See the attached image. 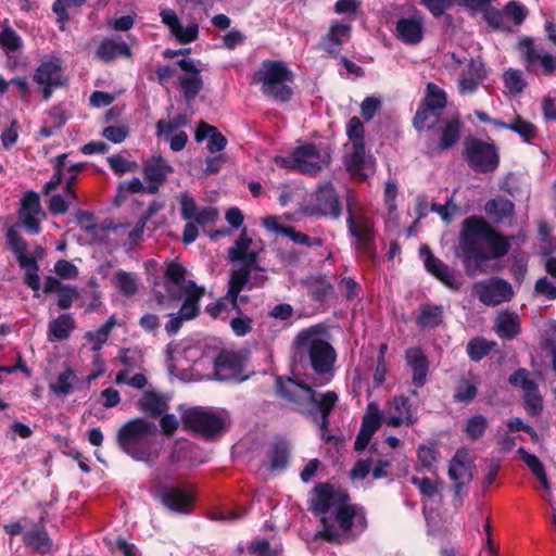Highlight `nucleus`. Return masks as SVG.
Returning a JSON list of instances; mask_svg holds the SVG:
<instances>
[{
  "instance_id": "62",
  "label": "nucleus",
  "mask_w": 556,
  "mask_h": 556,
  "mask_svg": "<svg viewBox=\"0 0 556 556\" xmlns=\"http://www.w3.org/2000/svg\"><path fill=\"white\" fill-rule=\"evenodd\" d=\"M525 403L526 409L530 415L536 416L541 413L543 404L538 388L525 393Z\"/></svg>"
},
{
  "instance_id": "58",
  "label": "nucleus",
  "mask_w": 556,
  "mask_h": 556,
  "mask_svg": "<svg viewBox=\"0 0 556 556\" xmlns=\"http://www.w3.org/2000/svg\"><path fill=\"white\" fill-rule=\"evenodd\" d=\"M106 160H108V163H109L111 169L117 176H122L125 173L132 172L137 167V164L135 162H129L118 154L111 155Z\"/></svg>"
},
{
  "instance_id": "14",
  "label": "nucleus",
  "mask_w": 556,
  "mask_h": 556,
  "mask_svg": "<svg viewBox=\"0 0 556 556\" xmlns=\"http://www.w3.org/2000/svg\"><path fill=\"white\" fill-rule=\"evenodd\" d=\"M475 457L466 447L458 448L448 464L447 475L454 482L455 494L459 495L463 486L469 484L475 477Z\"/></svg>"
},
{
  "instance_id": "51",
  "label": "nucleus",
  "mask_w": 556,
  "mask_h": 556,
  "mask_svg": "<svg viewBox=\"0 0 556 556\" xmlns=\"http://www.w3.org/2000/svg\"><path fill=\"white\" fill-rule=\"evenodd\" d=\"M118 361L125 366V369L131 371L141 367L143 355L140 350L122 348L118 352Z\"/></svg>"
},
{
  "instance_id": "50",
  "label": "nucleus",
  "mask_w": 556,
  "mask_h": 556,
  "mask_svg": "<svg viewBox=\"0 0 556 556\" xmlns=\"http://www.w3.org/2000/svg\"><path fill=\"white\" fill-rule=\"evenodd\" d=\"M442 308L440 306L424 305L420 308L418 324L424 327H435L442 321Z\"/></svg>"
},
{
  "instance_id": "42",
  "label": "nucleus",
  "mask_w": 556,
  "mask_h": 556,
  "mask_svg": "<svg viewBox=\"0 0 556 556\" xmlns=\"http://www.w3.org/2000/svg\"><path fill=\"white\" fill-rule=\"evenodd\" d=\"M447 102L446 93L443 89L433 83H429L426 89V96L422 103L433 111L442 110Z\"/></svg>"
},
{
  "instance_id": "44",
  "label": "nucleus",
  "mask_w": 556,
  "mask_h": 556,
  "mask_svg": "<svg viewBox=\"0 0 556 556\" xmlns=\"http://www.w3.org/2000/svg\"><path fill=\"white\" fill-rule=\"evenodd\" d=\"M345 132L349 140L344 146L365 144V127L357 116H353L349 119Z\"/></svg>"
},
{
  "instance_id": "4",
  "label": "nucleus",
  "mask_w": 556,
  "mask_h": 556,
  "mask_svg": "<svg viewBox=\"0 0 556 556\" xmlns=\"http://www.w3.org/2000/svg\"><path fill=\"white\" fill-rule=\"evenodd\" d=\"M229 260L231 262H243V230L238 236L235 245L229 249ZM241 290H243V263L239 264L231 271L225 296L215 303L208 304L205 308L207 314L214 319L218 318L224 312L229 313L231 309H236L238 316L231 319L230 326L238 337L243 336V315L238 305V295Z\"/></svg>"
},
{
  "instance_id": "49",
  "label": "nucleus",
  "mask_w": 556,
  "mask_h": 556,
  "mask_svg": "<svg viewBox=\"0 0 556 556\" xmlns=\"http://www.w3.org/2000/svg\"><path fill=\"white\" fill-rule=\"evenodd\" d=\"M0 47L5 52H15L22 47L20 35L11 26H4L0 31Z\"/></svg>"
},
{
  "instance_id": "30",
  "label": "nucleus",
  "mask_w": 556,
  "mask_h": 556,
  "mask_svg": "<svg viewBox=\"0 0 556 556\" xmlns=\"http://www.w3.org/2000/svg\"><path fill=\"white\" fill-rule=\"evenodd\" d=\"M351 36V26L333 21L328 33L324 36L323 42L325 49L331 54H338L341 45Z\"/></svg>"
},
{
  "instance_id": "15",
  "label": "nucleus",
  "mask_w": 556,
  "mask_h": 556,
  "mask_svg": "<svg viewBox=\"0 0 556 556\" xmlns=\"http://www.w3.org/2000/svg\"><path fill=\"white\" fill-rule=\"evenodd\" d=\"M243 352L222 349L214 359L213 372L220 381H243Z\"/></svg>"
},
{
  "instance_id": "25",
  "label": "nucleus",
  "mask_w": 556,
  "mask_h": 556,
  "mask_svg": "<svg viewBox=\"0 0 556 556\" xmlns=\"http://www.w3.org/2000/svg\"><path fill=\"white\" fill-rule=\"evenodd\" d=\"M205 294V289L199 287L195 281L188 280L182 289V304L179 313L186 320L195 319L200 314V301Z\"/></svg>"
},
{
  "instance_id": "37",
  "label": "nucleus",
  "mask_w": 556,
  "mask_h": 556,
  "mask_svg": "<svg viewBox=\"0 0 556 556\" xmlns=\"http://www.w3.org/2000/svg\"><path fill=\"white\" fill-rule=\"evenodd\" d=\"M519 317L514 313H502L496 319V333L501 338L513 339L519 333Z\"/></svg>"
},
{
  "instance_id": "5",
  "label": "nucleus",
  "mask_w": 556,
  "mask_h": 556,
  "mask_svg": "<svg viewBox=\"0 0 556 556\" xmlns=\"http://www.w3.org/2000/svg\"><path fill=\"white\" fill-rule=\"evenodd\" d=\"M294 342L298 356H306L314 371L325 375L333 370L337 352L328 341L324 325L318 324L300 331Z\"/></svg>"
},
{
  "instance_id": "22",
  "label": "nucleus",
  "mask_w": 556,
  "mask_h": 556,
  "mask_svg": "<svg viewBox=\"0 0 556 556\" xmlns=\"http://www.w3.org/2000/svg\"><path fill=\"white\" fill-rule=\"evenodd\" d=\"M164 288L170 301H180L182 299V289L186 280V268L176 261L165 263Z\"/></svg>"
},
{
  "instance_id": "9",
  "label": "nucleus",
  "mask_w": 556,
  "mask_h": 556,
  "mask_svg": "<svg viewBox=\"0 0 556 556\" xmlns=\"http://www.w3.org/2000/svg\"><path fill=\"white\" fill-rule=\"evenodd\" d=\"M185 430L193 432L206 441L219 438L225 431V420L218 414L202 406L188 408L181 415Z\"/></svg>"
},
{
  "instance_id": "27",
  "label": "nucleus",
  "mask_w": 556,
  "mask_h": 556,
  "mask_svg": "<svg viewBox=\"0 0 556 556\" xmlns=\"http://www.w3.org/2000/svg\"><path fill=\"white\" fill-rule=\"evenodd\" d=\"M33 78L37 84H66V80L63 79L62 76L61 61L58 58L41 62L40 65L36 68Z\"/></svg>"
},
{
  "instance_id": "13",
  "label": "nucleus",
  "mask_w": 556,
  "mask_h": 556,
  "mask_svg": "<svg viewBox=\"0 0 556 556\" xmlns=\"http://www.w3.org/2000/svg\"><path fill=\"white\" fill-rule=\"evenodd\" d=\"M263 254V241L245 237V286L258 287L265 282L266 264Z\"/></svg>"
},
{
  "instance_id": "45",
  "label": "nucleus",
  "mask_w": 556,
  "mask_h": 556,
  "mask_svg": "<svg viewBox=\"0 0 556 556\" xmlns=\"http://www.w3.org/2000/svg\"><path fill=\"white\" fill-rule=\"evenodd\" d=\"M508 129L517 132L526 142H531L538 136L536 127L521 116H516L509 123Z\"/></svg>"
},
{
  "instance_id": "3",
  "label": "nucleus",
  "mask_w": 556,
  "mask_h": 556,
  "mask_svg": "<svg viewBox=\"0 0 556 556\" xmlns=\"http://www.w3.org/2000/svg\"><path fill=\"white\" fill-rule=\"evenodd\" d=\"M155 431V425L144 418L129 419L116 432L117 446L135 460L152 465L159 457L150 439Z\"/></svg>"
},
{
  "instance_id": "26",
  "label": "nucleus",
  "mask_w": 556,
  "mask_h": 556,
  "mask_svg": "<svg viewBox=\"0 0 556 556\" xmlns=\"http://www.w3.org/2000/svg\"><path fill=\"white\" fill-rule=\"evenodd\" d=\"M137 407L147 416L157 418L168 410V399L155 391L147 390L137 402Z\"/></svg>"
},
{
  "instance_id": "24",
  "label": "nucleus",
  "mask_w": 556,
  "mask_h": 556,
  "mask_svg": "<svg viewBox=\"0 0 556 556\" xmlns=\"http://www.w3.org/2000/svg\"><path fill=\"white\" fill-rule=\"evenodd\" d=\"M96 58L104 63L115 61L117 58L131 59L132 52L127 42L121 40V37L104 38L98 46Z\"/></svg>"
},
{
  "instance_id": "1",
  "label": "nucleus",
  "mask_w": 556,
  "mask_h": 556,
  "mask_svg": "<svg viewBox=\"0 0 556 556\" xmlns=\"http://www.w3.org/2000/svg\"><path fill=\"white\" fill-rule=\"evenodd\" d=\"M311 507L315 514L320 515L324 525L320 535L329 542L355 538L367 528L363 508L348 504L346 495L328 484H319L314 489Z\"/></svg>"
},
{
  "instance_id": "12",
  "label": "nucleus",
  "mask_w": 556,
  "mask_h": 556,
  "mask_svg": "<svg viewBox=\"0 0 556 556\" xmlns=\"http://www.w3.org/2000/svg\"><path fill=\"white\" fill-rule=\"evenodd\" d=\"M309 216H329L337 218L341 214V204L331 184H320L312 200L303 206Z\"/></svg>"
},
{
  "instance_id": "7",
  "label": "nucleus",
  "mask_w": 556,
  "mask_h": 556,
  "mask_svg": "<svg viewBox=\"0 0 556 556\" xmlns=\"http://www.w3.org/2000/svg\"><path fill=\"white\" fill-rule=\"evenodd\" d=\"M253 81L261 84L265 96L278 102L289 101L293 94V73L281 62H264L253 75Z\"/></svg>"
},
{
  "instance_id": "46",
  "label": "nucleus",
  "mask_w": 556,
  "mask_h": 556,
  "mask_svg": "<svg viewBox=\"0 0 556 556\" xmlns=\"http://www.w3.org/2000/svg\"><path fill=\"white\" fill-rule=\"evenodd\" d=\"M20 267L25 269L24 282L34 291L40 289V277H39V265L36 257H29L27 261H23Z\"/></svg>"
},
{
  "instance_id": "6",
  "label": "nucleus",
  "mask_w": 556,
  "mask_h": 556,
  "mask_svg": "<svg viewBox=\"0 0 556 556\" xmlns=\"http://www.w3.org/2000/svg\"><path fill=\"white\" fill-rule=\"evenodd\" d=\"M278 395L286 402L294 405L299 409L313 404L320 412L319 426L324 431L328 430L329 415L338 402V395L334 391H327L316 399V393L312 387L296 381L293 378L279 377L276 380Z\"/></svg>"
},
{
  "instance_id": "38",
  "label": "nucleus",
  "mask_w": 556,
  "mask_h": 556,
  "mask_svg": "<svg viewBox=\"0 0 556 556\" xmlns=\"http://www.w3.org/2000/svg\"><path fill=\"white\" fill-rule=\"evenodd\" d=\"M5 238L8 247L17 258L18 265L22 264L23 261H27L29 257H34V255L27 252V241L22 236H20V233L14 228L11 227L7 230Z\"/></svg>"
},
{
  "instance_id": "8",
  "label": "nucleus",
  "mask_w": 556,
  "mask_h": 556,
  "mask_svg": "<svg viewBox=\"0 0 556 556\" xmlns=\"http://www.w3.org/2000/svg\"><path fill=\"white\" fill-rule=\"evenodd\" d=\"M331 162L329 148L316 146L314 143H304L291 153L290 157H276L275 163L285 168H293L303 174L316 175Z\"/></svg>"
},
{
  "instance_id": "55",
  "label": "nucleus",
  "mask_w": 556,
  "mask_h": 556,
  "mask_svg": "<svg viewBox=\"0 0 556 556\" xmlns=\"http://www.w3.org/2000/svg\"><path fill=\"white\" fill-rule=\"evenodd\" d=\"M116 287L119 292L125 296H130L137 293L138 285L130 273L118 270L116 273Z\"/></svg>"
},
{
  "instance_id": "10",
  "label": "nucleus",
  "mask_w": 556,
  "mask_h": 556,
  "mask_svg": "<svg viewBox=\"0 0 556 556\" xmlns=\"http://www.w3.org/2000/svg\"><path fill=\"white\" fill-rule=\"evenodd\" d=\"M464 155L470 168L477 173L493 172L500 164L496 147L477 138L465 142Z\"/></svg>"
},
{
  "instance_id": "16",
  "label": "nucleus",
  "mask_w": 556,
  "mask_h": 556,
  "mask_svg": "<svg viewBox=\"0 0 556 556\" xmlns=\"http://www.w3.org/2000/svg\"><path fill=\"white\" fill-rule=\"evenodd\" d=\"M519 50L526 61L528 71L536 72L538 66H540L541 73L546 76H551L556 72V56L544 49L536 48L532 39H522L519 42Z\"/></svg>"
},
{
  "instance_id": "64",
  "label": "nucleus",
  "mask_w": 556,
  "mask_h": 556,
  "mask_svg": "<svg viewBox=\"0 0 556 556\" xmlns=\"http://www.w3.org/2000/svg\"><path fill=\"white\" fill-rule=\"evenodd\" d=\"M381 108V100L377 97H367L361 104V113L365 121L369 122Z\"/></svg>"
},
{
  "instance_id": "41",
  "label": "nucleus",
  "mask_w": 556,
  "mask_h": 556,
  "mask_svg": "<svg viewBox=\"0 0 556 556\" xmlns=\"http://www.w3.org/2000/svg\"><path fill=\"white\" fill-rule=\"evenodd\" d=\"M381 420L382 414L379 409L378 404L375 402H370L367 405L365 415L363 416L362 426L359 430L374 435V433L379 429Z\"/></svg>"
},
{
  "instance_id": "31",
  "label": "nucleus",
  "mask_w": 556,
  "mask_h": 556,
  "mask_svg": "<svg viewBox=\"0 0 556 556\" xmlns=\"http://www.w3.org/2000/svg\"><path fill=\"white\" fill-rule=\"evenodd\" d=\"M173 170V167L164 157L156 155L143 164L142 173L144 179L149 182L164 184Z\"/></svg>"
},
{
  "instance_id": "28",
  "label": "nucleus",
  "mask_w": 556,
  "mask_h": 556,
  "mask_svg": "<svg viewBox=\"0 0 556 556\" xmlns=\"http://www.w3.org/2000/svg\"><path fill=\"white\" fill-rule=\"evenodd\" d=\"M23 543L38 553H48L53 546L52 540L41 521L23 534Z\"/></svg>"
},
{
  "instance_id": "17",
  "label": "nucleus",
  "mask_w": 556,
  "mask_h": 556,
  "mask_svg": "<svg viewBox=\"0 0 556 556\" xmlns=\"http://www.w3.org/2000/svg\"><path fill=\"white\" fill-rule=\"evenodd\" d=\"M197 63L199 61L193 59H181L176 62L177 66L185 72L184 75L178 76V85L188 103L192 102L204 87L201 70Z\"/></svg>"
},
{
  "instance_id": "48",
  "label": "nucleus",
  "mask_w": 556,
  "mask_h": 556,
  "mask_svg": "<svg viewBox=\"0 0 556 556\" xmlns=\"http://www.w3.org/2000/svg\"><path fill=\"white\" fill-rule=\"evenodd\" d=\"M486 428V418L482 415H475L466 421L464 431L470 440L476 441L484 434Z\"/></svg>"
},
{
  "instance_id": "32",
  "label": "nucleus",
  "mask_w": 556,
  "mask_h": 556,
  "mask_svg": "<svg viewBox=\"0 0 556 556\" xmlns=\"http://www.w3.org/2000/svg\"><path fill=\"white\" fill-rule=\"evenodd\" d=\"M75 320L70 313H63L52 319L48 325V340L50 342L64 341L75 329Z\"/></svg>"
},
{
  "instance_id": "18",
  "label": "nucleus",
  "mask_w": 556,
  "mask_h": 556,
  "mask_svg": "<svg viewBox=\"0 0 556 556\" xmlns=\"http://www.w3.org/2000/svg\"><path fill=\"white\" fill-rule=\"evenodd\" d=\"M344 165L352 178L356 181H363L368 173L374 169L371 156L367 154L365 144L344 146Z\"/></svg>"
},
{
  "instance_id": "35",
  "label": "nucleus",
  "mask_w": 556,
  "mask_h": 556,
  "mask_svg": "<svg viewBox=\"0 0 556 556\" xmlns=\"http://www.w3.org/2000/svg\"><path fill=\"white\" fill-rule=\"evenodd\" d=\"M396 31L399 38L406 43L415 45L422 39V24L416 18H401Z\"/></svg>"
},
{
  "instance_id": "19",
  "label": "nucleus",
  "mask_w": 556,
  "mask_h": 556,
  "mask_svg": "<svg viewBox=\"0 0 556 556\" xmlns=\"http://www.w3.org/2000/svg\"><path fill=\"white\" fill-rule=\"evenodd\" d=\"M159 494L164 507L177 514H189L194 502L191 491L178 485H162Z\"/></svg>"
},
{
  "instance_id": "52",
  "label": "nucleus",
  "mask_w": 556,
  "mask_h": 556,
  "mask_svg": "<svg viewBox=\"0 0 556 556\" xmlns=\"http://www.w3.org/2000/svg\"><path fill=\"white\" fill-rule=\"evenodd\" d=\"M533 295L548 301L556 300V282L547 276L539 278L534 283Z\"/></svg>"
},
{
  "instance_id": "40",
  "label": "nucleus",
  "mask_w": 556,
  "mask_h": 556,
  "mask_svg": "<svg viewBox=\"0 0 556 556\" xmlns=\"http://www.w3.org/2000/svg\"><path fill=\"white\" fill-rule=\"evenodd\" d=\"M518 454L520 458L525 462V464L528 466V468L532 471V473L541 482L542 486L545 490H549L547 475L541 460L534 454H530L529 452H527L523 447H520L518 450Z\"/></svg>"
},
{
  "instance_id": "43",
  "label": "nucleus",
  "mask_w": 556,
  "mask_h": 556,
  "mask_svg": "<svg viewBox=\"0 0 556 556\" xmlns=\"http://www.w3.org/2000/svg\"><path fill=\"white\" fill-rule=\"evenodd\" d=\"M76 380V374L73 369L66 368L59 374L56 382L49 386L50 390L60 396H67L73 392V381Z\"/></svg>"
},
{
  "instance_id": "54",
  "label": "nucleus",
  "mask_w": 556,
  "mask_h": 556,
  "mask_svg": "<svg viewBox=\"0 0 556 556\" xmlns=\"http://www.w3.org/2000/svg\"><path fill=\"white\" fill-rule=\"evenodd\" d=\"M86 0H55L52 4V11L56 15L58 23L61 24L60 28L64 29V25L71 20L67 12V7L73 4L75 7H81Z\"/></svg>"
},
{
  "instance_id": "23",
  "label": "nucleus",
  "mask_w": 556,
  "mask_h": 556,
  "mask_svg": "<svg viewBox=\"0 0 556 556\" xmlns=\"http://www.w3.org/2000/svg\"><path fill=\"white\" fill-rule=\"evenodd\" d=\"M421 253L425 255V265L429 273L453 290L460 288L462 281L453 269L437 258L428 248L421 249Z\"/></svg>"
},
{
  "instance_id": "39",
  "label": "nucleus",
  "mask_w": 556,
  "mask_h": 556,
  "mask_svg": "<svg viewBox=\"0 0 556 556\" xmlns=\"http://www.w3.org/2000/svg\"><path fill=\"white\" fill-rule=\"evenodd\" d=\"M485 212L496 222L510 217L514 214V203L507 199H492L485 204Z\"/></svg>"
},
{
  "instance_id": "59",
  "label": "nucleus",
  "mask_w": 556,
  "mask_h": 556,
  "mask_svg": "<svg viewBox=\"0 0 556 556\" xmlns=\"http://www.w3.org/2000/svg\"><path fill=\"white\" fill-rule=\"evenodd\" d=\"M350 229L353 236L359 240H366L371 233V223L366 218L354 220L352 216L349 217Z\"/></svg>"
},
{
  "instance_id": "56",
  "label": "nucleus",
  "mask_w": 556,
  "mask_h": 556,
  "mask_svg": "<svg viewBox=\"0 0 556 556\" xmlns=\"http://www.w3.org/2000/svg\"><path fill=\"white\" fill-rule=\"evenodd\" d=\"M509 383L513 386L520 387L523 392L533 391L538 388L535 381L531 378V374L525 369L519 368L509 377Z\"/></svg>"
},
{
  "instance_id": "57",
  "label": "nucleus",
  "mask_w": 556,
  "mask_h": 556,
  "mask_svg": "<svg viewBox=\"0 0 556 556\" xmlns=\"http://www.w3.org/2000/svg\"><path fill=\"white\" fill-rule=\"evenodd\" d=\"M504 83L505 87L511 94L520 93L526 87V83L522 79V75L520 71L508 70L504 74Z\"/></svg>"
},
{
  "instance_id": "63",
  "label": "nucleus",
  "mask_w": 556,
  "mask_h": 556,
  "mask_svg": "<svg viewBox=\"0 0 556 556\" xmlns=\"http://www.w3.org/2000/svg\"><path fill=\"white\" fill-rule=\"evenodd\" d=\"M477 395V388L475 384L464 380L457 387L454 394V400L457 402L468 403L471 402Z\"/></svg>"
},
{
  "instance_id": "29",
  "label": "nucleus",
  "mask_w": 556,
  "mask_h": 556,
  "mask_svg": "<svg viewBox=\"0 0 556 556\" xmlns=\"http://www.w3.org/2000/svg\"><path fill=\"white\" fill-rule=\"evenodd\" d=\"M406 361L413 371V384L421 388L426 383L429 368L426 355L419 349H409L406 351Z\"/></svg>"
},
{
  "instance_id": "21",
  "label": "nucleus",
  "mask_w": 556,
  "mask_h": 556,
  "mask_svg": "<svg viewBox=\"0 0 556 556\" xmlns=\"http://www.w3.org/2000/svg\"><path fill=\"white\" fill-rule=\"evenodd\" d=\"M162 23L167 26L172 36L181 45L195 41L199 37V25L191 23L184 26L173 9H164L160 12Z\"/></svg>"
},
{
  "instance_id": "33",
  "label": "nucleus",
  "mask_w": 556,
  "mask_h": 556,
  "mask_svg": "<svg viewBox=\"0 0 556 556\" xmlns=\"http://www.w3.org/2000/svg\"><path fill=\"white\" fill-rule=\"evenodd\" d=\"M485 76L482 62L472 60L468 65V73L459 81V91L464 94L475 92Z\"/></svg>"
},
{
  "instance_id": "61",
  "label": "nucleus",
  "mask_w": 556,
  "mask_h": 556,
  "mask_svg": "<svg viewBox=\"0 0 556 556\" xmlns=\"http://www.w3.org/2000/svg\"><path fill=\"white\" fill-rule=\"evenodd\" d=\"M180 205H181V210H180L181 218L187 222L193 220L195 215L199 212V208H198V205H197L194 199L191 195H189V193L185 192L180 197Z\"/></svg>"
},
{
  "instance_id": "34",
  "label": "nucleus",
  "mask_w": 556,
  "mask_h": 556,
  "mask_svg": "<svg viewBox=\"0 0 556 556\" xmlns=\"http://www.w3.org/2000/svg\"><path fill=\"white\" fill-rule=\"evenodd\" d=\"M463 124L458 117H452L443 122L439 141L440 150H447L455 146L462 134Z\"/></svg>"
},
{
  "instance_id": "20",
  "label": "nucleus",
  "mask_w": 556,
  "mask_h": 556,
  "mask_svg": "<svg viewBox=\"0 0 556 556\" xmlns=\"http://www.w3.org/2000/svg\"><path fill=\"white\" fill-rule=\"evenodd\" d=\"M418 418L414 415L409 401L404 395H395L387 403L383 422L391 428H399L403 424L413 426Z\"/></svg>"
},
{
  "instance_id": "47",
  "label": "nucleus",
  "mask_w": 556,
  "mask_h": 556,
  "mask_svg": "<svg viewBox=\"0 0 556 556\" xmlns=\"http://www.w3.org/2000/svg\"><path fill=\"white\" fill-rule=\"evenodd\" d=\"M495 345V342L486 341L483 338H475L468 343L467 353L470 359L478 362L482 359Z\"/></svg>"
},
{
  "instance_id": "36",
  "label": "nucleus",
  "mask_w": 556,
  "mask_h": 556,
  "mask_svg": "<svg viewBox=\"0 0 556 556\" xmlns=\"http://www.w3.org/2000/svg\"><path fill=\"white\" fill-rule=\"evenodd\" d=\"M290 456V443L286 439H277L270 446L267 457L271 470L283 469Z\"/></svg>"
},
{
  "instance_id": "53",
  "label": "nucleus",
  "mask_w": 556,
  "mask_h": 556,
  "mask_svg": "<svg viewBox=\"0 0 556 556\" xmlns=\"http://www.w3.org/2000/svg\"><path fill=\"white\" fill-rule=\"evenodd\" d=\"M56 293V306L61 311L70 309L74 301H76L79 298L77 287L72 285H64Z\"/></svg>"
},
{
  "instance_id": "2",
  "label": "nucleus",
  "mask_w": 556,
  "mask_h": 556,
  "mask_svg": "<svg viewBox=\"0 0 556 556\" xmlns=\"http://www.w3.org/2000/svg\"><path fill=\"white\" fill-rule=\"evenodd\" d=\"M459 249L467 275L475 277L486 274L484 262L505 256L509 244L483 217L470 216L462 224Z\"/></svg>"
},
{
  "instance_id": "11",
  "label": "nucleus",
  "mask_w": 556,
  "mask_h": 556,
  "mask_svg": "<svg viewBox=\"0 0 556 556\" xmlns=\"http://www.w3.org/2000/svg\"><path fill=\"white\" fill-rule=\"evenodd\" d=\"M471 293L486 306H497L515 295L511 283L496 276L475 282Z\"/></svg>"
},
{
  "instance_id": "60",
  "label": "nucleus",
  "mask_w": 556,
  "mask_h": 556,
  "mask_svg": "<svg viewBox=\"0 0 556 556\" xmlns=\"http://www.w3.org/2000/svg\"><path fill=\"white\" fill-rule=\"evenodd\" d=\"M503 11L505 17L510 18L515 25H520L527 16L526 8L517 1L508 2Z\"/></svg>"
}]
</instances>
